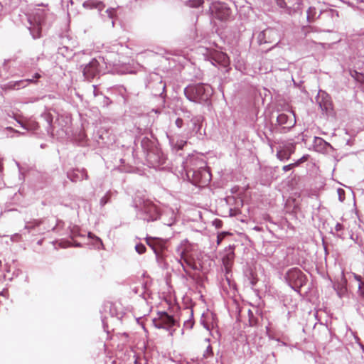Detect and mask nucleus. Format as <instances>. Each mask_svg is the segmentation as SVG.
<instances>
[{"label": "nucleus", "mask_w": 364, "mask_h": 364, "mask_svg": "<svg viewBox=\"0 0 364 364\" xmlns=\"http://www.w3.org/2000/svg\"><path fill=\"white\" fill-rule=\"evenodd\" d=\"M223 263L225 264V265L227 267L228 264L225 263V261H223Z\"/></svg>", "instance_id": "nucleus-43"}, {"label": "nucleus", "mask_w": 364, "mask_h": 364, "mask_svg": "<svg viewBox=\"0 0 364 364\" xmlns=\"http://www.w3.org/2000/svg\"><path fill=\"white\" fill-rule=\"evenodd\" d=\"M203 122V117L201 116L194 117L191 120V125L189 127L191 133H198L200 128Z\"/></svg>", "instance_id": "nucleus-15"}, {"label": "nucleus", "mask_w": 364, "mask_h": 364, "mask_svg": "<svg viewBox=\"0 0 364 364\" xmlns=\"http://www.w3.org/2000/svg\"><path fill=\"white\" fill-rule=\"evenodd\" d=\"M201 323L205 329L210 332L213 330L216 326V323L214 321V315L212 313H208L205 315L203 314L201 319Z\"/></svg>", "instance_id": "nucleus-13"}, {"label": "nucleus", "mask_w": 364, "mask_h": 364, "mask_svg": "<svg viewBox=\"0 0 364 364\" xmlns=\"http://www.w3.org/2000/svg\"><path fill=\"white\" fill-rule=\"evenodd\" d=\"M88 237L89 238L94 240V245L95 246L96 248L100 249L103 246L102 242L100 237L95 236L91 232L88 233Z\"/></svg>", "instance_id": "nucleus-19"}, {"label": "nucleus", "mask_w": 364, "mask_h": 364, "mask_svg": "<svg viewBox=\"0 0 364 364\" xmlns=\"http://www.w3.org/2000/svg\"><path fill=\"white\" fill-rule=\"evenodd\" d=\"M307 160V156H302L300 159H299L294 164H295V166H298L299 164H300L301 163H303L304 161H306Z\"/></svg>", "instance_id": "nucleus-32"}, {"label": "nucleus", "mask_w": 364, "mask_h": 364, "mask_svg": "<svg viewBox=\"0 0 364 364\" xmlns=\"http://www.w3.org/2000/svg\"><path fill=\"white\" fill-rule=\"evenodd\" d=\"M33 79H28L26 80H19L16 81L14 82H10L9 84V87L11 89H19L20 87H25L27 85L28 82H33Z\"/></svg>", "instance_id": "nucleus-17"}, {"label": "nucleus", "mask_w": 364, "mask_h": 364, "mask_svg": "<svg viewBox=\"0 0 364 364\" xmlns=\"http://www.w3.org/2000/svg\"><path fill=\"white\" fill-rule=\"evenodd\" d=\"M288 277L289 279H292L294 277H298V278H299L300 282H301V272L299 270H297V269L290 270L288 272Z\"/></svg>", "instance_id": "nucleus-20"}, {"label": "nucleus", "mask_w": 364, "mask_h": 364, "mask_svg": "<svg viewBox=\"0 0 364 364\" xmlns=\"http://www.w3.org/2000/svg\"><path fill=\"white\" fill-rule=\"evenodd\" d=\"M210 12L215 21L226 22L230 18L231 10L223 1H214L210 6Z\"/></svg>", "instance_id": "nucleus-4"}, {"label": "nucleus", "mask_w": 364, "mask_h": 364, "mask_svg": "<svg viewBox=\"0 0 364 364\" xmlns=\"http://www.w3.org/2000/svg\"><path fill=\"white\" fill-rule=\"evenodd\" d=\"M175 124L178 127V128H181L183 125V120L181 118H178L176 122H175Z\"/></svg>", "instance_id": "nucleus-34"}, {"label": "nucleus", "mask_w": 364, "mask_h": 364, "mask_svg": "<svg viewBox=\"0 0 364 364\" xmlns=\"http://www.w3.org/2000/svg\"><path fill=\"white\" fill-rule=\"evenodd\" d=\"M277 122L287 127H292L295 124L294 114L292 112H289V114L285 113L279 114L277 116Z\"/></svg>", "instance_id": "nucleus-10"}, {"label": "nucleus", "mask_w": 364, "mask_h": 364, "mask_svg": "<svg viewBox=\"0 0 364 364\" xmlns=\"http://www.w3.org/2000/svg\"><path fill=\"white\" fill-rule=\"evenodd\" d=\"M68 176L71 181L75 182L86 179L87 177V173L84 169L73 170L68 173Z\"/></svg>", "instance_id": "nucleus-14"}, {"label": "nucleus", "mask_w": 364, "mask_h": 364, "mask_svg": "<svg viewBox=\"0 0 364 364\" xmlns=\"http://www.w3.org/2000/svg\"><path fill=\"white\" fill-rule=\"evenodd\" d=\"M184 93L191 101L202 102L207 101L210 98L213 94V90L208 84H197L186 87Z\"/></svg>", "instance_id": "nucleus-2"}, {"label": "nucleus", "mask_w": 364, "mask_h": 364, "mask_svg": "<svg viewBox=\"0 0 364 364\" xmlns=\"http://www.w3.org/2000/svg\"><path fill=\"white\" fill-rule=\"evenodd\" d=\"M294 151V145L293 143H282L277 149V157L281 161L288 159Z\"/></svg>", "instance_id": "nucleus-6"}, {"label": "nucleus", "mask_w": 364, "mask_h": 364, "mask_svg": "<svg viewBox=\"0 0 364 364\" xmlns=\"http://www.w3.org/2000/svg\"><path fill=\"white\" fill-rule=\"evenodd\" d=\"M175 321L172 316L166 312L158 314L157 317L153 319V323L158 328L169 329L174 325Z\"/></svg>", "instance_id": "nucleus-5"}, {"label": "nucleus", "mask_w": 364, "mask_h": 364, "mask_svg": "<svg viewBox=\"0 0 364 364\" xmlns=\"http://www.w3.org/2000/svg\"><path fill=\"white\" fill-rule=\"evenodd\" d=\"M346 278L344 277L343 273H342L341 274V282L340 284V285H341V289H340L341 292H343L345 291V284H346Z\"/></svg>", "instance_id": "nucleus-26"}, {"label": "nucleus", "mask_w": 364, "mask_h": 364, "mask_svg": "<svg viewBox=\"0 0 364 364\" xmlns=\"http://www.w3.org/2000/svg\"><path fill=\"white\" fill-rule=\"evenodd\" d=\"M186 141H178L176 144H175V146L177 148V149H181L183 146L186 144Z\"/></svg>", "instance_id": "nucleus-29"}, {"label": "nucleus", "mask_w": 364, "mask_h": 364, "mask_svg": "<svg viewBox=\"0 0 364 364\" xmlns=\"http://www.w3.org/2000/svg\"><path fill=\"white\" fill-rule=\"evenodd\" d=\"M39 14H40V11H38V12L36 13V14H37L38 16H39Z\"/></svg>", "instance_id": "nucleus-42"}, {"label": "nucleus", "mask_w": 364, "mask_h": 364, "mask_svg": "<svg viewBox=\"0 0 364 364\" xmlns=\"http://www.w3.org/2000/svg\"><path fill=\"white\" fill-rule=\"evenodd\" d=\"M282 4H283V3L279 2V5H280L282 7L283 6Z\"/></svg>", "instance_id": "nucleus-41"}, {"label": "nucleus", "mask_w": 364, "mask_h": 364, "mask_svg": "<svg viewBox=\"0 0 364 364\" xmlns=\"http://www.w3.org/2000/svg\"><path fill=\"white\" fill-rule=\"evenodd\" d=\"M295 166V164H289V165H287V166H284L283 167V170L284 171H288L289 170H291L293 167Z\"/></svg>", "instance_id": "nucleus-33"}, {"label": "nucleus", "mask_w": 364, "mask_h": 364, "mask_svg": "<svg viewBox=\"0 0 364 364\" xmlns=\"http://www.w3.org/2000/svg\"><path fill=\"white\" fill-rule=\"evenodd\" d=\"M319 104H320L321 107L322 109H325L326 110H327V109H328L329 105H330V104L325 103V104H324V105H323V106H322L321 103V102H319Z\"/></svg>", "instance_id": "nucleus-37"}, {"label": "nucleus", "mask_w": 364, "mask_h": 364, "mask_svg": "<svg viewBox=\"0 0 364 364\" xmlns=\"http://www.w3.org/2000/svg\"><path fill=\"white\" fill-rule=\"evenodd\" d=\"M82 6L87 9H97L99 11L104 8L102 2L96 0H87L83 3Z\"/></svg>", "instance_id": "nucleus-16"}, {"label": "nucleus", "mask_w": 364, "mask_h": 364, "mask_svg": "<svg viewBox=\"0 0 364 364\" xmlns=\"http://www.w3.org/2000/svg\"><path fill=\"white\" fill-rule=\"evenodd\" d=\"M28 21H29V23H30L29 30H30L31 33L32 34L33 37L34 38H39L41 36V35H40V33H41L40 25H41V17L38 16V18H36L35 17L33 21L31 19V17H29L28 18Z\"/></svg>", "instance_id": "nucleus-11"}, {"label": "nucleus", "mask_w": 364, "mask_h": 364, "mask_svg": "<svg viewBox=\"0 0 364 364\" xmlns=\"http://www.w3.org/2000/svg\"><path fill=\"white\" fill-rule=\"evenodd\" d=\"M39 77H40V75L38 74H36L35 76L36 78H38Z\"/></svg>", "instance_id": "nucleus-40"}, {"label": "nucleus", "mask_w": 364, "mask_h": 364, "mask_svg": "<svg viewBox=\"0 0 364 364\" xmlns=\"http://www.w3.org/2000/svg\"><path fill=\"white\" fill-rule=\"evenodd\" d=\"M306 13L307 21L309 22H312L313 21H314L316 15V9L314 7H309Z\"/></svg>", "instance_id": "nucleus-18"}, {"label": "nucleus", "mask_w": 364, "mask_h": 364, "mask_svg": "<svg viewBox=\"0 0 364 364\" xmlns=\"http://www.w3.org/2000/svg\"><path fill=\"white\" fill-rule=\"evenodd\" d=\"M315 142L316 144H318L320 145H323L324 146H331V145L327 143L326 141H325L323 139H322L321 138H318V137H316L315 139Z\"/></svg>", "instance_id": "nucleus-25"}, {"label": "nucleus", "mask_w": 364, "mask_h": 364, "mask_svg": "<svg viewBox=\"0 0 364 364\" xmlns=\"http://www.w3.org/2000/svg\"><path fill=\"white\" fill-rule=\"evenodd\" d=\"M183 168L188 179L198 186H205L211 180V174L205 162L195 154L188 156L183 162Z\"/></svg>", "instance_id": "nucleus-1"}, {"label": "nucleus", "mask_w": 364, "mask_h": 364, "mask_svg": "<svg viewBox=\"0 0 364 364\" xmlns=\"http://www.w3.org/2000/svg\"><path fill=\"white\" fill-rule=\"evenodd\" d=\"M211 353H212V348H211L210 346H208L207 347V349H206L204 356L207 357L208 355H210Z\"/></svg>", "instance_id": "nucleus-35"}, {"label": "nucleus", "mask_w": 364, "mask_h": 364, "mask_svg": "<svg viewBox=\"0 0 364 364\" xmlns=\"http://www.w3.org/2000/svg\"><path fill=\"white\" fill-rule=\"evenodd\" d=\"M38 123L34 121L28 122L26 124V128L28 130H35L38 128Z\"/></svg>", "instance_id": "nucleus-21"}, {"label": "nucleus", "mask_w": 364, "mask_h": 364, "mask_svg": "<svg viewBox=\"0 0 364 364\" xmlns=\"http://www.w3.org/2000/svg\"><path fill=\"white\" fill-rule=\"evenodd\" d=\"M135 249H136V251L139 253V254H142L145 252L146 250V247L144 245H141V244H139V245H136V247H135Z\"/></svg>", "instance_id": "nucleus-24"}, {"label": "nucleus", "mask_w": 364, "mask_h": 364, "mask_svg": "<svg viewBox=\"0 0 364 364\" xmlns=\"http://www.w3.org/2000/svg\"><path fill=\"white\" fill-rule=\"evenodd\" d=\"M107 14H108V16L110 17V18H112L113 16V14L114 12V9H109L107 10L106 11Z\"/></svg>", "instance_id": "nucleus-36"}, {"label": "nucleus", "mask_w": 364, "mask_h": 364, "mask_svg": "<svg viewBox=\"0 0 364 364\" xmlns=\"http://www.w3.org/2000/svg\"><path fill=\"white\" fill-rule=\"evenodd\" d=\"M211 59L213 65L215 64L214 62L224 67H226L229 64V58L225 53L222 52L215 51L211 54Z\"/></svg>", "instance_id": "nucleus-12"}, {"label": "nucleus", "mask_w": 364, "mask_h": 364, "mask_svg": "<svg viewBox=\"0 0 364 364\" xmlns=\"http://www.w3.org/2000/svg\"><path fill=\"white\" fill-rule=\"evenodd\" d=\"M109 193H107L105 196H104L101 199H100V205L102 206L105 205L109 200Z\"/></svg>", "instance_id": "nucleus-27"}, {"label": "nucleus", "mask_w": 364, "mask_h": 364, "mask_svg": "<svg viewBox=\"0 0 364 364\" xmlns=\"http://www.w3.org/2000/svg\"><path fill=\"white\" fill-rule=\"evenodd\" d=\"M175 221V218H171L170 220L166 223L167 225H171Z\"/></svg>", "instance_id": "nucleus-38"}, {"label": "nucleus", "mask_w": 364, "mask_h": 364, "mask_svg": "<svg viewBox=\"0 0 364 364\" xmlns=\"http://www.w3.org/2000/svg\"><path fill=\"white\" fill-rule=\"evenodd\" d=\"M148 244L153 248L155 254L156 255V257H159V251L162 250L164 248L163 245H160L158 247L155 244H151L149 242H148Z\"/></svg>", "instance_id": "nucleus-22"}, {"label": "nucleus", "mask_w": 364, "mask_h": 364, "mask_svg": "<svg viewBox=\"0 0 364 364\" xmlns=\"http://www.w3.org/2000/svg\"><path fill=\"white\" fill-rule=\"evenodd\" d=\"M141 211L144 213L147 216L144 219L146 220H154L158 217V212L156 207L149 201H144L143 206L141 208Z\"/></svg>", "instance_id": "nucleus-7"}, {"label": "nucleus", "mask_w": 364, "mask_h": 364, "mask_svg": "<svg viewBox=\"0 0 364 364\" xmlns=\"http://www.w3.org/2000/svg\"><path fill=\"white\" fill-rule=\"evenodd\" d=\"M178 252L181 255L179 262L186 272H188V267L191 269H200V264L195 260L193 254L189 251L188 242H186L184 244H181L178 248Z\"/></svg>", "instance_id": "nucleus-3"}, {"label": "nucleus", "mask_w": 364, "mask_h": 364, "mask_svg": "<svg viewBox=\"0 0 364 364\" xmlns=\"http://www.w3.org/2000/svg\"><path fill=\"white\" fill-rule=\"evenodd\" d=\"M98 65V61L95 59H92L86 65L83 69V75L85 77L87 80L95 77L99 72Z\"/></svg>", "instance_id": "nucleus-8"}, {"label": "nucleus", "mask_w": 364, "mask_h": 364, "mask_svg": "<svg viewBox=\"0 0 364 364\" xmlns=\"http://www.w3.org/2000/svg\"><path fill=\"white\" fill-rule=\"evenodd\" d=\"M343 229V226L341 223H337L335 226V230L336 232H338V235H339L338 232H341Z\"/></svg>", "instance_id": "nucleus-30"}, {"label": "nucleus", "mask_w": 364, "mask_h": 364, "mask_svg": "<svg viewBox=\"0 0 364 364\" xmlns=\"http://www.w3.org/2000/svg\"><path fill=\"white\" fill-rule=\"evenodd\" d=\"M259 39L261 43H272L277 41L278 34L275 30L267 28L259 34Z\"/></svg>", "instance_id": "nucleus-9"}, {"label": "nucleus", "mask_w": 364, "mask_h": 364, "mask_svg": "<svg viewBox=\"0 0 364 364\" xmlns=\"http://www.w3.org/2000/svg\"><path fill=\"white\" fill-rule=\"evenodd\" d=\"M307 160V156H302L300 159H299L294 164H295V166H298L299 164H300L301 163H303L304 161H306Z\"/></svg>", "instance_id": "nucleus-31"}, {"label": "nucleus", "mask_w": 364, "mask_h": 364, "mask_svg": "<svg viewBox=\"0 0 364 364\" xmlns=\"http://www.w3.org/2000/svg\"><path fill=\"white\" fill-rule=\"evenodd\" d=\"M39 222L35 221V222H29L26 225V228L27 229H32L35 226H37L39 225Z\"/></svg>", "instance_id": "nucleus-28"}, {"label": "nucleus", "mask_w": 364, "mask_h": 364, "mask_svg": "<svg viewBox=\"0 0 364 364\" xmlns=\"http://www.w3.org/2000/svg\"><path fill=\"white\" fill-rule=\"evenodd\" d=\"M337 193L338 195V199L341 202H343L345 199V191L342 188H338L337 190Z\"/></svg>", "instance_id": "nucleus-23"}, {"label": "nucleus", "mask_w": 364, "mask_h": 364, "mask_svg": "<svg viewBox=\"0 0 364 364\" xmlns=\"http://www.w3.org/2000/svg\"><path fill=\"white\" fill-rule=\"evenodd\" d=\"M201 4H202V1H201L200 0H198V1H197V4H196V5H195V6H200Z\"/></svg>", "instance_id": "nucleus-39"}]
</instances>
